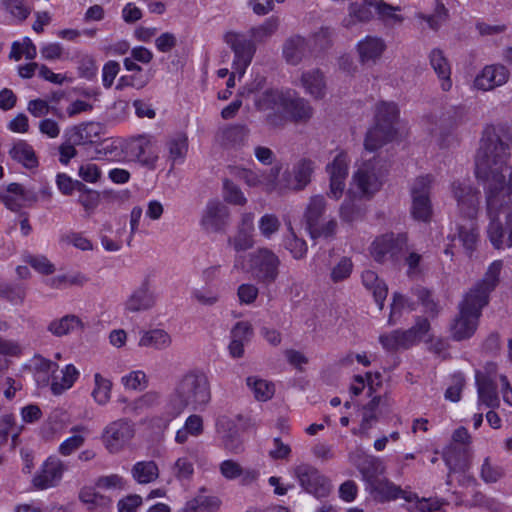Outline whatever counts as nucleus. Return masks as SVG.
Masks as SVG:
<instances>
[{
  "mask_svg": "<svg viewBox=\"0 0 512 512\" xmlns=\"http://www.w3.org/2000/svg\"><path fill=\"white\" fill-rule=\"evenodd\" d=\"M0 200L5 207L13 212L28 206L37 201V195L34 191L26 189L19 183H10L6 188V193L0 195Z\"/></svg>",
  "mask_w": 512,
  "mask_h": 512,
  "instance_id": "21",
  "label": "nucleus"
},
{
  "mask_svg": "<svg viewBox=\"0 0 512 512\" xmlns=\"http://www.w3.org/2000/svg\"><path fill=\"white\" fill-rule=\"evenodd\" d=\"M230 211L218 200L207 203L201 219V226L209 232H219L228 224Z\"/></svg>",
  "mask_w": 512,
  "mask_h": 512,
  "instance_id": "20",
  "label": "nucleus"
},
{
  "mask_svg": "<svg viewBox=\"0 0 512 512\" xmlns=\"http://www.w3.org/2000/svg\"><path fill=\"white\" fill-rule=\"evenodd\" d=\"M417 17L427 22L428 26L431 29L438 30L439 27L447 20L448 10L441 1L436 0V5L433 14L426 15L423 13H419Z\"/></svg>",
  "mask_w": 512,
  "mask_h": 512,
  "instance_id": "57",
  "label": "nucleus"
},
{
  "mask_svg": "<svg viewBox=\"0 0 512 512\" xmlns=\"http://www.w3.org/2000/svg\"><path fill=\"white\" fill-rule=\"evenodd\" d=\"M450 190L460 216L467 220L476 219L479 211V190L469 180L453 181Z\"/></svg>",
  "mask_w": 512,
  "mask_h": 512,
  "instance_id": "12",
  "label": "nucleus"
},
{
  "mask_svg": "<svg viewBox=\"0 0 512 512\" xmlns=\"http://www.w3.org/2000/svg\"><path fill=\"white\" fill-rule=\"evenodd\" d=\"M172 344V337L164 329H151L141 332L138 345L155 350L168 349Z\"/></svg>",
  "mask_w": 512,
  "mask_h": 512,
  "instance_id": "31",
  "label": "nucleus"
},
{
  "mask_svg": "<svg viewBox=\"0 0 512 512\" xmlns=\"http://www.w3.org/2000/svg\"><path fill=\"white\" fill-rule=\"evenodd\" d=\"M478 394V406L495 409L500 405L496 382L475 381Z\"/></svg>",
  "mask_w": 512,
  "mask_h": 512,
  "instance_id": "36",
  "label": "nucleus"
},
{
  "mask_svg": "<svg viewBox=\"0 0 512 512\" xmlns=\"http://www.w3.org/2000/svg\"><path fill=\"white\" fill-rule=\"evenodd\" d=\"M168 158L173 165L182 163L188 152V138L185 133H177L171 136L167 142Z\"/></svg>",
  "mask_w": 512,
  "mask_h": 512,
  "instance_id": "37",
  "label": "nucleus"
},
{
  "mask_svg": "<svg viewBox=\"0 0 512 512\" xmlns=\"http://www.w3.org/2000/svg\"><path fill=\"white\" fill-rule=\"evenodd\" d=\"M87 278L82 273H73L69 275H59L47 281V285L54 289H63L68 286H82L87 282Z\"/></svg>",
  "mask_w": 512,
  "mask_h": 512,
  "instance_id": "56",
  "label": "nucleus"
},
{
  "mask_svg": "<svg viewBox=\"0 0 512 512\" xmlns=\"http://www.w3.org/2000/svg\"><path fill=\"white\" fill-rule=\"evenodd\" d=\"M413 293L424 307L426 314L430 317H436L439 314L441 307L438 302L433 299L429 290L424 287H416L413 289Z\"/></svg>",
  "mask_w": 512,
  "mask_h": 512,
  "instance_id": "55",
  "label": "nucleus"
},
{
  "mask_svg": "<svg viewBox=\"0 0 512 512\" xmlns=\"http://www.w3.org/2000/svg\"><path fill=\"white\" fill-rule=\"evenodd\" d=\"M289 233L284 238V247L287 249L294 259H302L306 256L308 247L305 240L298 238L294 233L291 225H289Z\"/></svg>",
  "mask_w": 512,
  "mask_h": 512,
  "instance_id": "49",
  "label": "nucleus"
},
{
  "mask_svg": "<svg viewBox=\"0 0 512 512\" xmlns=\"http://www.w3.org/2000/svg\"><path fill=\"white\" fill-rule=\"evenodd\" d=\"M374 8L386 24H400L404 20L403 16L395 13L401 10L399 6H392L383 0H378L374 2Z\"/></svg>",
  "mask_w": 512,
  "mask_h": 512,
  "instance_id": "51",
  "label": "nucleus"
},
{
  "mask_svg": "<svg viewBox=\"0 0 512 512\" xmlns=\"http://www.w3.org/2000/svg\"><path fill=\"white\" fill-rule=\"evenodd\" d=\"M430 330L428 319L418 317L415 325L407 330H394L379 337V342L387 351L408 349L418 343Z\"/></svg>",
  "mask_w": 512,
  "mask_h": 512,
  "instance_id": "9",
  "label": "nucleus"
},
{
  "mask_svg": "<svg viewBox=\"0 0 512 512\" xmlns=\"http://www.w3.org/2000/svg\"><path fill=\"white\" fill-rule=\"evenodd\" d=\"M161 395L156 391H148L135 399L127 407L128 411L140 414L144 410L152 408L160 403Z\"/></svg>",
  "mask_w": 512,
  "mask_h": 512,
  "instance_id": "52",
  "label": "nucleus"
},
{
  "mask_svg": "<svg viewBox=\"0 0 512 512\" xmlns=\"http://www.w3.org/2000/svg\"><path fill=\"white\" fill-rule=\"evenodd\" d=\"M25 296L26 291L23 286L0 282V297L8 300L12 304H22L24 302Z\"/></svg>",
  "mask_w": 512,
  "mask_h": 512,
  "instance_id": "59",
  "label": "nucleus"
},
{
  "mask_svg": "<svg viewBox=\"0 0 512 512\" xmlns=\"http://www.w3.org/2000/svg\"><path fill=\"white\" fill-rule=\"evenodd\" d=\"M134 479L140 484H147L158 477V467L153 461L137 462L132 468Z\"/></svg>",
  "mask_w": 512,
  "mask_h": 512,
  "instance_id": "47",
  "label": "nucleus"
},
{
  "mask_svg": "<svg viewBox=\"0 0 512 512\" xmlns=\"http://www.w3.org/2000/svg\"><path fill=\"white\" fill-rule=\"evenodd\" d=\"M386 171L387 163L379 158V156H373L364 160L353 175V181L359 189L361 196L370 198L379 191Z\"/></svg>",
  "mask_w": 512,
  "mask_h": 512,
  "instance_id": "7",
  "label": "nucleus"
},
{
  "mask_svg": "<svg viewBox=\"0 0 512 512\" xmlns=\"http://www.w3.org/2000/svg\"><path fill=\"white\" fill-rule=\"evenodd\" d=\"M82 325L81 320L75 315H65L60 319L51 321L47 327L54 336L62 337L74 331Z\"/></svg>",
  "mask_w": 512,
  "mask_h": 512,
  "instance_id": "44",
  "label": "nucleus"
},
{
  "mask_svg": "<svg viewBox=\"0 0 512 512\" xmlns=\"http://www.w3.org/2000/svg\"><path fill=\"white\" fill-rule=\"evenodd\" d=\"M399 117L396 103L381 101L375 106V123L367 131L364 146L367 151L373 152L390 142L395 134V123Z\"/></svg>",
  "mask_w": 512,
  "mask_h": 512,
  "instance_id": "4",
  "label": "nucleus"
},
{
  "mask_svg": "<svg viewBox=\"0 0 512 512\" xmlns=\"http://www.w3.org/2000/svg\"><path fill=\"white\" fill-rule=\"evenodd\" d=\"M94 381L95 387L92 396L98 404L105 405L110 399L112 383L99 373L94 375Z\"/></svg>",
  "mask_w": 512,
  "mask_h": 512,
  "instance_id": "54",
  "label": "nucleus"
},
{
  "mask_svg": "<svg viewBox=\"0 0 512 512\" xmlns=\"http://www.w3.org/2000/svg\"><path fill=\"white\" fill-rule=\"evenodd\" d=\"M11 157L24 167L32 169L38 165V160L33 148L25 141H19L10 150Z\"/></svg>",
  "mask_w": 512,
  "mask_h": 512,
  "instance_id": "42",
  "label": "nucleus"
},
{
  "mask_svg": "<svg viewBox=\"0 0 512 512\" xmlns=\"http://www.w3.org/2000/svg\"><path fill=\"white\" fill-rule=\"evenodd\" d=\"M362 215L361 206L358 204L356 195L348 192L346 199L340 207V217L343 221L352 222Z\"/></svg>",
  "mask_w": 512,
  "mask_h": 512,
  "instance_id": "50",
  "label": "nucleus"
},
{
  "mask_svg": "<svg viewBox=\"0 0 512 512\" xmlns=\"http://www.w3.org/2000/svg\"><path fill=\"white\" fill-rule=\"evenodd\" d=\"M457 238L461 242L466 254L471 256L476 250L480 234L476 219L467 220L457 224ZM452 241L456 239V234L449 236Z\"/></svg>",
  "mask_w": 512,
  "mask_h": 512,
  "instance_id": "25",
  "label": "nucleus"
},
{
  "mask_svg": "<svg viewBox=\"0 0 512 512\" xmlns=\"http://www.w3.org/2000/svg\"><path fill=\"white\" fill-rule=\"evenodd\" d=\"M509 70L502 64L486 65L474 79V87L482 91H490L507 83Z\"/></svg>",
  "mask_w": 512,
  "mask_h": 512,
  "instance_id": "19",
  "label": "nucleus"
},
{
  "mask_svg": "<svg viewBox=\"0 0 512 512\" xmlns=\"http://www.w3.org/2000/svg\"><path fill=\"white\" fill-rule=\"evenodd\" d=\"M349 162L347 153L340 151L333 161L326 166V171L330 178L328 195L331 198L338 200L342 196L348 176Z\"/></svg>",
  "mask_w": 512,
  "mask_h": 512,
  "instance_id": "18",
  "label": "nucleus"
},
{
  "mask_svg": "<svg viewBox=\"0 0 512 512\" xmlns=\"http://www.w3.org/2000/svg\"><path fill=\"white\" fill-rule=\"evenodd\" d=\"M246 384L258 401H268L275 393V386L272 382L256 376L247 377Z\"/></svg>",
  "mask_w": 512,
  "mask_h": 512,
  "instance_id": "43",
  "label": "nucleus"
},
{
  "mask_svg": "<svg viewBox=\"0 0 512 512\" xmlns=\"http://www.w3.org/2000/svg\"><path fill=\"white\" fill-rule=\"evenodd\" d=\"M223 199L225 202L237 206H244L247 203V198L241 189L229 179L223 181Z\"/></svg>",
  "mask_w": 512,
  "mask_h": 512,
  "instance_id": "58",
  "label": "nucleus"
},
{
  "mask_svg": "<svg viewBox=\"0 0 512 512\" xmlns=\"http://www.w3.org/2000/svg\"><path fill=\"white\" fill-rule=\"evenodd\" d=\"M281 228V222L277 215L272 213H266L260 217L258 221V229L265 239H271L275 234L279 232Z\"/></svg>",
  "mask_w": 512,
  "mask_h": 512,
  "instance_id": "53",
  "label": "nucleus"
},
{
  "mask_svg": "<svg viewBox=\"0 0 512 512\" xmlns=\"http://www.w3.org/2000/svg\"><path fill=\"white\" fill-rule=\"evenodd\" d=\"M157 303V294L152 289L150 281L145 279L134 288L123 303L125 313L146 312L155 307Z\"/></svg>",
  "mask_w": 512,
  "mask_h": 512,
  "instance_id": "17",
  "label": "nucleus"
},
{
  "mask_svg": "<svg viewBox=\"0 0 512 512\" xmlns=\"http://www.w3.org/2000/svg\"><path fill=\"white\" fill-rule=\"evenodd\" d=\"M504 476V469L492 464L489 457H486L481 466L480 477L485 483H496Z\"/></svg>",
  "mask_w": 512,
  "mask_h": 512,
  "instance_id": "63",
  "label": "nucleus"
},
{
  "mask_svg": "<svg viewBox=\"0 0 512 512\" xmlns=\"http://www.w3.org/2000/svg\"><path fill=\"white\" fill-rule=\"evenodd\" d=\"M326 211V200L322 195H315L310 198L305 211V221L308 230L316 227L320 223V219Z\"/></svg>",
  "mask_w": 512,
  "mask_h": 512,
  "instance_id": "40",
  "label": "nucleus"
},
{
  "mask_svg": "<svg viewBox=\"0 0 512 512\" xmlns=\"http://www.w3.org/2000/svg\"><path fill=\"white\" fill-rule=\"evenodd\" d=\"M153 137L148 134H139L128 138L124 144L126 156L142 166L154 169L158 155L152 149Z\"/></svg>",
  "mask_w": 512,
  "mask_h": 512,
  "instance_id": "13",
  "label": "nucleus"
},
{
  "mask_svg": "<svg viewBox=\"0 0 512 512\" xmlns=\"http://www.w3.org/2000/svg\"><path fill=\"white\" fill-rule=\"evenodd\" d=\"M503 267L495 260L487 268L483 278L477 281L458 304V313L450 325L451 337L455 341L470 339L476 332L482 310L489 303L492 291L498 286Z\"/></svg>",
  "mask_w": 512,
  "mask_h": 512,
  "instance_id": "2",
  "label": "nucleus"
},
{
  "mask_svg": "<svg viewBox=\"0 0 512 512\" xmlns=\"http://www.w3.org/2000/svg\"><path fill=\"white\" fill-rule=\"evenodd\" d=\"M287 94L275 90H267L255 99L258 110H281Z\"/></svg>",
  "mask_w": 512,
  "mask_h": 512,
  "instance_id": "45",
  "label": "nucleus"
},
{
  "mask_svg": "<svg viewBox=\"0 0 512 512\" xmlns=\"http://www.w3.org/2000/svg\"><path fill=\"white\" fill-rule=\"evenodd\" d=\"M408 252L405 234H385L377 237L370 246L372 258L380 264L399 265Z\"/></svg>",
  "mask_w": 512,
  "mask_h": 512,
  "instance_id": "6",
  "label": "nucleus"
},
{
  "mask_svg": "<svg viewBox=\"0 0 512 512\" xmlns=\"http://www.w3.org/2000/svg\"><path fill=\"white\" fill-rule=\"evenodd\" d=\"M61 374L60 380L57 376H53L51 382V390L55 395H60L65 390L71 388L79 377V371L73 364L66 365L64 369L61 370Z\"/></svg>",
  "mask_w": 512,
  "mask_h": 512,
  "instance_id": "41",
  "label": "nucleus"
},
{
  "mask_svg": "<svg viewBox=\"0 0 512 512\" xmlns=\"http://www.w3.org/2000/svg\"><path fill=\"white\" fill-rule=\"evenodd\" d=\"M467 121V109L462 106H450L428 126L430 135L440 147H449L457 141L456 131Z\"/></svg>",
  "mask_w": 512,
  "mask_h": 512,
  "instance_id": "5",
  "label": "nucleus"
},
{
  "mask_svg": "<svg viewBox=\"0 0 512 512\" xmlns=\"http://www.w3.org/2000/svg\"><path fill=\"white\" fill-rule=\"evenodd\" d=\"M66 466L55 456L48 457L32 478L35 490H47L56 487L62 480Z\"/></svg>",
  "mask_w": 512,
  "mask_h": 512,
  "instance_id": "15",
  "label": "nucleus"
},
{
  "mask_svg": "<svg viewBox=\"0 0 512 512\" xmlns=\"http://www.w3.org/2000/svg\"><path fill=\"white\" fill-rule=\"evenodd\" d=\"M372 492L374 497L381 502L403 498L407 502H412L413 495L411 492L402 490L400 486L395 485L389 480H376L372 484Z\"/></svg>",
  "mask_w": 512,
  "mask_h": 512,
  "instance_id": "30",
  "label": "nucleus"
},
{
  "mask_svg": "<svg viewBox=\"0 0 512 512\" xmlns=\"http://www.w3.org/2000/svg\"><path fill=\"white\" fill-rule=\"evenodd\" d=\"M386 50L385 41L378 36H366L358 42L357 52L359 61L363 65H374Z\"/></svg>",
  "mask_w": 512,
  "mask_h": 512,
  "instance_id": "24",
  "label": "nucleus"
},
{
  "mask_svg": "<svg viewBox=\"0 0 512 512\" xmlns=\"http://www.w3.org/2000/svg\"><path fill=\"white\" fill-rule=\"evenodd\" d=\"M220 505L221 500L217 496L199 493L196 497L187 501L179 512H215Z\"/></svg>",
  "mask_w": 512,
  "mask_h": 512,
  "instance_id": "34",
  "label": "nucleus"
},
{
  "mask_svg": "<svg viewBox=\"0 0 512 512\" xmlns=\"http://www.w3.org/2000/svg\"><path fill=\"white\" fill-rule=\"evenodd\" d=\"M224 41L234 53L232 69L242 77L252 62L256 52V45L252 39L233 31L227 32L224 35Z\"/></svg>",
  "mask_w": 512,
  "mask_h": 512,
  "instance_id": "11",
  "label": "nucleus"
},
{
  "mask_svg": "<svg viewBox=\"0 0 512 512\" xmlns=\"http://www.w3.org/2000/svg\"><path fill=\"white\" fill-rule=\"evenodd\" d=\"M316 163L310 158H300L292 168L290 175L293 176L291 180L287 181V187L292 190L304 189L312 180V175L315 171Z\"/></svg>",
  "mask_w": 512,
  "mask_h": 512,
  "instance_id": "26",
  "label": "nucleus"
},
{
  "mask_svg": "<svg viewBox=\"0 0 512 512\" xmlns=\"http://www.w3.org/2000/svg\"><path fill=\"white\" fill-rule=\"evenodd\" d=\"M250 129L245 124L228 125L219 130L217 137L220 143L227 148H240L247 144Z\"/></svg>",
  "mask_w": 512,
  "mask_h": 512,
  "instance_id": "28",
  "label": "nucleus"
},
{
  "mask_svg": "<svg viewBox=\"0 0 512 512\" xmlns=\"http://www.w3.org/2000/svg\"><path fill=\"white\" fill-rule=\"evenodd\" d=\"M372 7H374V2L369 0L350 3L349 15L344 19V25L346 27H351L357 22L370 21L373 17Z\"/></svg>",
  "mask_w": 512,
  "mask_h": 512,
  "instance_id": "35",
  "label": "nucleus"
},
{
  "mask_svg": "<svg viewBox=\"0 0 512 512\" xmlns=\"http://www.w3.org/2000/svg\"><path fill=\"white\" fill-rule=\"evenodd\" d=\"M308 44L305 38L294 35L288 38L283 45V56L287 63L298 65L305 57Z\"/></svg>",
  "mask_w": 512,
  "mask_h": 512,
  "instance_id": "32",
  "label": "nucleus"
},
{
  "mask_svg": "<svg viewBox=\"0 0 512 512\" xmlns=\"http://www.w3.org/2000/svg\"><path fill=\"white\" fill-rule=\"evenodd\" d=\"M434 177L430 174L422 175L412 182L410 186L412 217L417 221L429 222L433 215L431 189Z\"/></svg>",
  "mask_w": 512,
  "mask_h": 512,
  "instance_id": "8",
  "label": "nucleus"
},
{
  "mask_svg": "<svg viewBox=\"0 0 512 512\" xmlns=\"http://www.w3.org/2000/svg\"><path fill=\"white\" fill-rule=\"evenodd\" d=\"M79 498L81 502L87 505L88 510L106 509L111 505V499L101 495L92 488H84L80 491Z\"/></svg>",
  "mask_w": 512,
  "mask_h": 512,
  "instance_id": "46",
  "label": "nucleus"
},
{
  "mask_svg": "<svg viewBox=\"0 0 512 512\" xmlns=\"http://www.w3.org/2000/svg\"><path fill=\"white\" fill-rule=\"evenodd\" d=\"M412 495L414 496L412 502H408L410 512H432L440 509L443 504L438 499H419L416 494L412 493Z\"/></svg>",
  "mask_w": 512,
  "mask_h": 512,
  "instance_id": "64",
  "label": "nucleus"
},
{
  "mask_svg": "<svg viewBox=\"0 0 512 512\" xmlns=\"http://www.w3.org/2000/svg\"><path fill=\"white\" fill-rule=\"evenodd\" d=\"M429 63L436 73L441 89L445 92L452 88L451 64L441 49L434 48L429 53Z\"/></svg>",
  "mask_w": 512,
  "mask_h": 512,
  "instance_id": "29",
  "label": "nucleus"
},
{
  "mask_svg": "<svg viewBox=\"0 0 512 512\" xmlns=\"http://www.w3.org/2000/svg\"><path fill=\"white\" fill-rule=\"evenodd\" d=\"M362 283L372 292L375 302L380 310H382L388 294L387 285L380 280L378 275L372 270H366L362 273Z\"/></svg>",
  "mask_w": 512,
  "mask_h": 512,
  "instance_id": "33",
  "label": "nucleus"
},
{
  "mask_svg": "<svg viewBox=\"0 0 512 512\" xmlns=\"http://www.w3.org/2000/svg\"><path fill=\"white\" fill-rule=\"evenodd\" d=\"M279 257L269 248L263 247L249 254L250 271L259 282L272 284L279 275Z\"/></svg>",
  "mask_w": 512,
  "mask_h": 512,
  "instance_id": "10",
  "label": "nucleus"
},
{
  "mask_svg": "<svg viewBox=\"0 0 512 512\" xmlns=\"http://www.w3.org/2000/svg\"><path fill=\"white\" fill-rule=\"evenodd\" d=\"M222 447L232 454H239L244 451L243 442L237 429H229L221 436Z\"/></svg>",
  "mask_w": 512,
  "mask_h": 512,
  "instance_id": "62",
  "label": "nucleus"
},
{
  "mask_svg": "<svg viewBox=\"0 0 512 512\" xmlns=\"http://www.w3.org/2000/svg\"><path fill=\"white\" fill-rule=\"evenodd\" d=\"M212 401V388L208 375L201 369H191L180 375L166 403L167 419L163 427L185 410L205 411Z\"/></svg>",
  "mask_w": 512,
  "mask_h": 512,
  "instance_id": "3",
  "label": "nucleus"
},
{
  "mask_svg": "<svg viewBox=\"0 0 512 512\" xmlns=\"http://www.w3.org/2000/svg\"><path fill=\"white\" fill-rule=\"evenodd\" d=\"M133 436V424L128 420L119 419L105 427L102 440L109 452L117 453L129 443Z\"/></svg>",
  "mask_w": 512,
  "mask_h": 512,
  "instance_id": "16",
  "label": "nucleus"
},
{
  "mask_svg": "<svg viewBox=\"0 0 512 512\" xmlns=\"http://www.w3.org/2000/svg\"><path fill=\"white\" fill-rule=\"evenodd\" d=\"M281 111L293 122L305 123L313 116V108L308 100L287 93Z\"/></svg>",
  "mask_w": 512,
  "mask_h": 512,
  "instance_id": "23",
  "label": "nucleus"
},
{
  "mask_svg": "<svg viewBox=\"0 0 512 512\" xmlns=\"http://www.w3.org/2000/svg\"><path fill=\"white\" fill-rule=\"evenodd\" d=\"M300 85L306 94L316 100L323 99L326 95V79L324 73L318 68L303 72L300 78Z\"/></svg>",
  "mask_w": 512,
  "mask_h": 512,
  "instance_id": "27",
  "label": "nucleus"
},
{
  "mask_svg": "<svg viewBox=\"0 0 512 512\" xmlns=\"http://www.w3.org/2000/svg\"><path fill=\"white\" fill-rule=\"evenodd\" d=\"M228 244L232 246L236 252L251 249L255 244L254 233L237 229L236 234L228 238Z\"/></svg>",
  "mask_w": 512,
  "mask_h": 512,
  "instance_id": "60",
  "label": "nucleus"
},
{
  "mask_svg": "<svg viewBox=\"0 0 512 512\" xmlns=\"http://www.w3.org/2000/svg\"><path fill=\"white\" fill-rule=\"evenodd\" d=\"M99 131V124L94 122L83 123L69 131V141L77 145L92 143L94 138L98 137Z\"/></svg>",
  "mask_w": 512,
  "mask_h": 512,
  "instance_id": "38",
  "label": "nucleus"
},
{
  "mask_svg": "<svg viewBox=\"0 0 512 512\" xmlns=\"http://www.w3.org/2000/svg\"><path fill=\"white\" fill-rule=\"evenodd\" d=\"M70 431L73 435L64 440L58 448V452L62 456H69L81 448L85 442L86 435L89 433L88 428L83 425L73 426Z\"/></svg>",
  "mask_w": 512,
  "mask_h": 512,
  "instance_id": "39",
  "label": "nucleus"
},
{
  "mask_svg": "<svg viewBox=\"0 0 512 512\" xmlns=\"http://www.w3.org/2000/svg\"><path fill=\"white\" fill-rule=\"evenodd\" d=\"M1 6L7 13L19 21H24L31 12V9L23 0H2Z\"/></svg>",
  "mask_w": 512,
  "mask_h": 512,
  "instance_id": "61",
  "label": "nucleus"
},
{
  "mask_svg": "<svg viewBox=\"0 0 512 512\" xmlns=\"http://www.w3.org/2000/svg\"><path fill=\"white\" fill-rule=\"evenodd\" d=\"M511 130L489 125L475 157L476 177L484 182L487 237L495 249L512 247V166L507 165Z\"/></svg>",
  "mask_w": 512,
  "mask_h": 512,
  "instance_id": "1",
  "label": "nucleus"
},
{
  "mask_svg": "<svg viewBox=\"0 0 512 512\" xmlns=\"http://www.w3.org/2000/svg\"><path fill=\"white\" fill-rule=\"evenodd\" d=\"M472 450L468 445L449 444L443 452V459L449 472H464L470 468Z\"/></svg>",
  "mask_w": 512,
  "mask_h": 512,
  "instance_id": "22",
  "label": "nucleus"
},
{
  "mask_svg": "<svg viewBox=\"0 0 512 512\" xmlns=\"http://www.w3.org/2000/svg\"><path fill=\"white\" fill-rule=\"evenodd\" d=\"M294 476L298 479L300 486L306 492L317 498L326 497L331 491L329 480L322 475L317 468L309 464L296 466Z\"/></svg>",
  "mask_w": 512,
  "mask_h": 512,
  "instance_id": "14",
  "label": "nucleus"
},
{
  "mask_svg": "<svg viewBox=\"0 0 512 512\" xmlns=\"http://www.w3.org/2000/svg\"><path fill=\"white\" fill-rule=\"evenodd\" d=\"M278 27L279 19L272 16L266 19L261 25L252 27L249 34L254 43H261L270 38L277 31Z\"/></svg>",
  "mask_w": 512,
  "mask_h": 512,
  "instance_id": "48",
  "label": "nucleus"
}]
</instances>
